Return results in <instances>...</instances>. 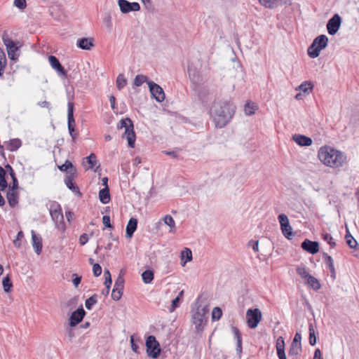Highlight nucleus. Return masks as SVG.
Returning <instances> with one entry per match:
<instances>
[{
	"mask_svg": "<svg viewBox=\"0 0 359 359\" xmlns=\"http://www.w3.org/2000/svg\"><path fill=\"white\" fill-rule=\"evenodd\" d=\"M318 157L327 167L340 170L348 165L346 154L330 146H323L318 150Z\"/></svg>",
	"mask_w": 359,
	"mask_h": 359,
	"instance_id": "1",
	"label": "nucleus"
},
{
	"mask_svg": "<svg viewBox=\"0 0 359 359\" xmlns=\"http://www.w3.org/2000/svg\"><path fill=\"white\" fill-rule=\"evenodd\" d=\"M236 107L229 101H217L213 102L210 114L216 128L225 127L232 119Z\"/></svg>",
	"mask_w": 359,
	"mask_h": 359,
	"instance_id": "2",
	"label": "nucleus"
},
{
	"mask_svg": "<svg viewBox=\"0 0 359 359\" xmlns=\"http://www.w3.org/2000/svg\"><path fill=\"white\" fill-rule=\"evenodd\" d=\"M117 128H125L124 136L128 140V146L131 148H134L136 136L133 129V123L131 119L129 118L121 119L119 121Z\"/></svg>",
	"mask_w": 359,
	"mask_h": 359,
	"instance_id": "3",
	"label": "nucleus"
},
{
	"mask_svg": "<svg viewBox=\"0 0 359 359\" xmlns=\"http://www.w3.org/2000/svg\"><path fill=\"white\" fill-rule=\"evenodd\" d=\"M209 312V309L207 306H198L196 310L192 314L193 323L195 325L196 328L199 330L203 327L206 322V315Z\"/></svg>",
	"mask_w": 359,
	"mask_h": 359,
	"instance_id": "4",
	"label": "nucleus"
},
{
	"mask_svg": "<svg viewBox=\"0 0 359 359\" xmlns=\"http://www.w3.org/2000/svg\"><path fill=\"white\" fill-rule=\"evenodd\" d=\"M147 353L148 356L156 358L161 353V348L158 341L153 335H150L146 340Z\"/></svg>",
	"mask_w": 359,
	"mask_h": 359,
	"instance_id": "5",
	"label": "nucleus"
},
{
	"mask_svg": "<svg viewBox=\"0 0 359 359\" xmlns=\"http://www.w3.org/2000/svg\"><path fill=\"white\" fill-rule=\"evenodd\" d=\"M262 318V312L259 309H250L246 312L247 324L250 329L256 328Z\"/></svg>",
	"mask_w": 359,
	"mask_h": 359,
	"instance_id": "6",
	"label": "nucleus"
},
{
	"mask_svg": "<svg viewBox=\"0 0 359 359\" xmlns=\"http://www.w3.org/2000/svg\"><path fill=\"white\" fill-rule=\"evenodd\" d=\"M278 219L280 224V229L283 234L286 238L291 239L294 233L287 216L285 214H280L278 215Z\"/></svg>",
	"mask_w": 359,
	"mask_h": 359,
	"instance_id": "7",
	"label": "nucleus"
},
{
	"mask_svg": "<svg viewBox=\"0 0 359 359\" xmlns=\"http://www.w3.org/2000/svg\"><path fill=\"white\" fill-rule=\"evenodd\" d=\"M67 119H68V130L69 135L72 138V141L74 142L77 133L75 132V121L74 118V104L72 102H68L67 109Z\"/></svg>",
	"mask_w": 359,
	"mask_h": 359,
	"instance_id": "8",
	"label": "nucleus"
},
{
	"mask_svg": "<svg viewBox=\"0 0 359 359\" xmlns=\"http://www.w3.org/2000/svg\"><path fill=\"white\" fill-rule=\"evenodd\" d=\"M3 41L6 47L9 58L13 60H15L18 57V55L16 53L19 48L17 45V43L14 42L8 36L5 35L3 36Z\"/></svg>",
	"mask_w": 359,
	"mask_h": 359,
	"instance_id": "9",
	"label": "nucleus"
},
{
	"mask_svg": "<svg viewBox=\"0 0 359 359\" xmlns=\"http://www.w3.org/2000/svg\"><path fill=\"white\" fill-rule=\"evenodd\" d=\"M149 91L151 96L158 102H161L165 100V93L163 88L154 81L147 82Z\"/></svg>",
	"mask_w": 359,
	"mask_h": 359,
	"instance_id": "10",
	"label": "nucleus"
},
{
	"mask_svg": "<svg viewBox=\"0 0 359 359\" xmlns=\"http://www.w3.org/2000/svg\"><path fill=\"white\" fill-rule=\"evenodd\" d=\"M341 18L339 14H334L327 23V30L329 34L334 35L340 28Z\"/></svg>",
	"mask_w": 359,
	"mask_h": 359,
	"instance_id": "11",
	"label": "nucleus"
},
{
	"mask_svg": "<svg viewBox=\"0 0 359 359\" xmlns=\"http://www.w3.org/2000/svg\"><path fill=\"white\" fill-rule=\"evenodd\" d=\"M118 5L122 13H128L131 11H139L140 6L137 2L130 3L127 0H118Z\"/></svg>",
	"mask_w": 359,
	"mask_h": 359,
	"instance_id": "12",
	"label": "nucleus"
},
{
	"mask_svg": "<svg viewBox=\"0 0 359 359\" xmlns=\"http://www.w3.org/2000/svg\"><path fill=\"white\" fill-rule=\"evenodd\" d=\"M85 315L86 311L82 307L77 309L71 314L69 318V326L75 327L76 325H77L80 322L82 321Z\"/></svg>",
	"mask_w": 359,
	"mask_h": 359,
	"instance_id": "13",
	"label": "nucleus"
},
{
	"mask_svg": "<svg viewBox=\"0 0 359 359\" xmlns=\"http://www.w3.org/2000/svg\"><path fill=\"white\" fill-rule=\"evenodd\" d=\"M297 273L301 276L302 279L306 280L307 284L311 287L314 286V277L309 273L305 265L302 264L298 266L297 267Z\"/></svg>",
	"mask_w": 359,
	"mask_h": 359,
	"instance_id": "14",
	"label": "nucleus"
},
{
	"mask_svg": "<svg viewBox=\"0 0 359 359\" xmlns=\"http://www.w3.org/2000/svg\"><path fill=\"white\" fill-rule=\"evenodd\" d=\"M51 218L55 223V227L62 232H64L66 229L64 216L62 210L60 212H54L50 214Z\"/></svg>",
	"mask_w": 359,
	"mask_h": 359,
	"instance_id": "15",
	"label": "nucleus"
},
{
	"mask_svg": "<svg viewBox=\"0 0 359 359\" xmlns=\"http://www.w3.org/2000/svg\"><path fill=\"white\" fill-rule=\"evenodd\" d=\"M48 61L52 68L54 69L60 76H67V71L64 69L59 60L55 56L50 55L48 57Z\"/></svg>",
	"mask_w": 359,
	"mask_h": 359,
	"instance_id": "16",
	"label": "nucleus"
},
{
	"mask_svg": "<svg viewBox=\"0 0 359 359\" xmlns=\"http://www.w3.org/2000/svg\"><path fill=\"white\" fill-rule=\"evenodd\" d=\"M292 140L301 147L311 146L313 143V140L311 137L300 134L293 135Z\"/></svg>",
	"mask_w": 359,
	"mask_h": 359,
	"instance_id": "17",
	"label": "nucleus"
},
{
	"mask_svg": "<svg viewBox=\"0 0 359 359\" xmlns=\"http://www.w3.org/2000/svg\"><path fill=\"white\" fill-rule=\"evenodd\" d=\"M31 234L33 248L37 255H40L42 250V238L34 230H32Z\"/></svg>",
	"mask_w": 359,
	"mask_h": 359,
	"instance_id": "18",
	"label": "nucleus"
},
{
	"mask_svg": "<svg viewBox=\"0 0 359 359\" xmlns=\"http://www.w3.org/2000/svg\"><path fill=\"white\" fill-rule=\"evenodd\" d=\"M3 146L10 151H16L22 146V141L19 138L11 139L4 142Z\"/></svg>",
	"mask_w": 359,
	"mask_h": 359,
	"instance_id": "19",
	"label": "nucleus"
},
{
	"mask_svg": "<svg viewBox=\"0 0 359 359\" xmlns=\"http://www.w3.org/2000/svg\"><path fill=\"white\" fill-rule=\"evenodd\" d=\"M76 46L83 50H90L94 46V40L93 38L79 39Z\"/></svg>",
	"mask_w": 359,
	"mask_h": 359,
	"instance_id": "20",
	"label": "nucleus"
},
{
	"mask_svg": "<svg viewBox=\"0 0 359 359\" xmlns=\"http://www.w3.org/2000/svg\"><path fill=\"white\" fill-rule=\"evenodd\" d=\"M137 226V219L135 218H130L128 221V223L126 226V237L131 238L134 233V232L136 231Z\"/></svg>",
	"mask_w": 359,
	"mask_h": 359,
	"instance_id": "21",
	"label": "nucleus"
},
{
	"mask_svg": "<svg viewBox=\"0 0 359 359\" xmlns=\"http://www.w3.org/2000/svg\"><path fill=\"white\" fill-rule=\"evenodd\" d=\"M76 177V175H67L65 178V184L66 186L74 193L80 194L79 189L77 186H75L73 181Z\"/></svg>",
	"mask_w": 359,
	"mask_h": 359,
	"instance_id": "22",
	"label": "nucleus"
},
{
	"mask_svg": "<svg viewBox=\"0 0 359 359\" xmlns=\"http://www.w3.org/2000/svg\"><path fill=\"white\" fill-rule=\"evenodd\" d=\"M62 172H66L67 175H76V168L69 161H66L64 164L58 167Z\"/></svg>",
	"mask_w": 359,
	"mask_h": 359,
	"instance_id": "23",
	"label": "nucleus"
},
{
	"mask_svg": "<svg viewBox=\"0 0 359 359\" xmlns=\"http://www.w3.org/2000/svg\"><path fill=\"white\" fill-rule=\"evenodd\" d=\"M6 197L9 205L12 208L15 207L18 203V194L15 190H8Z\"/></svg>",
	"mask_w": 359,
	"mask_h": 359,
	"instance_id": "24",
	"label": "nucleus"
},
{
	"mask_svg": "<svg viewBox=\"0 0 359 359\" xmlns=\"http://www.w3.org/2000/svg\"><path fill=\"white\" fill-rule=\"evenodd\" d=\"M99 198H100V201L103 204H107L110 201L111 198H110V194H109V189L108 186L102 189L99 191Z\"/></svg>",
	"mask_w": 359,
	"mask_h": 359,
	"instance_id": "25",
	"label": "nucleus"
},
{
	"mask_svg": "<svg viewBox=\"0 0 359 359\" xmlns=\"http://www.w3.org/2000/svg\"><path fill=\"white\" fill-rule=\"evenodd\" d=\"M323 259L327 267L330 269L331 272V276L333 278H335V269L333 264L332 258L326 253H323Z\"/></svg>",
	"mask_w": 359,
	"mask_h": 359,
	"instance_id": "26",
	"label": "nucleus"
},
{
	"mask_svg": "<svg viewBox=\"0 0 359 359\" xmlns=\"http://www.w3.org/2000/svg\"><path fill=\"white\" fill-rule=\"evenodd\" d=\"M87 163L89 164L88 169L94 170L95 167H96V169H95V171L97 170L98 168H100V165L97 164V156L95 154H91L90 156L86 157Z\"/></svg>",
	"mask_w": 359,
	"mask_h": 359,
	"instance_id": "27",
	"label": "nucleus"
},
{
	"mask_svg": "<svg viewBox=\"0 0 359 359\" xmlns=\"http://www.w3.org/2000/svg\"><path fill=\"white\" fill-rule=\"evenodd\" d=\"M328 38L326 35L322 34L316 38V46L319 47V49H324L327 46Z\"/></svg>",
	"mask_w": 359,
	"mask_h": 359,
	"instance_id": "28",
	"label": "nucleus"
},
{
	"mask_svg": "<svg viewBox=\"0 0 359 359\" xmlns=\"http://www.w3.org/2000/svg\"><path fill=\"white\" fill-rule=\"evenodd\" d=\"M345 239H346V242L347 245L351 248H353V249L356 248V247L358 245V243H357L356 240L351 236V234L350 233V231L347 227H346V233L345 236Z\"/></svg>",
	"mask_w": 359,
	"mask_h": 359,
	"instance_id": "29",
	"label": "nucleus"
},
{
	"mask_svg": "<svg viewBox=\"0 0 359 359\" xmlns=\"http://www.w3.org/2000/svg\"><path fill=\"white\" fill-rule=\"evenodd\" d=\"M259 3L263 6L268 8H276L279 4L278 2L281 0H258Z\"/></svg>",
	"mask_w": 359,
	"mask_h": 359,
	"instance_id": "30",
	"label": "nucleus"
},
{
	"mask_svg": "<svg viewBox=\"0 0 359 359\" xmlns=\"http://www.w3.org/2000/svg\"><path fill=\"white\" fill-rule=\"evenodd\" d=\"M257 108V105L255 103L248 102L244 106L245 114L247 116H251L255 114Z\"/></svg>",
	"mask_w": 359,
	"mask_h": 359,
	"instance_id": "31",
	"label": "nucleus"
},
{
	"mask_svg": "<svg viewBox=\"0 0 359 359\" xmlns=\"http://www.w3.org/2000/svg\"><path fill=\"white\" fill-rule=\"evenodd\" d=\"M302 248L304 250L314 255V241H311L308 239H306L302 242Z\"/></svg>",
	"mask_w": 359,
	"mask_h": 359,
	"instance_id": "32",
	"label": "nucleus"
},
{
	"mask_svg": "<svg viewBox=\"0 0 359 359\" xmlns=\"http://www.w3.org/2000/svg\"><path fill=\"white\" fill-rule=\"evenodd\" d=\"M8 187V182L6 180V171L0 166V190L4 191Z\"/></svg>",
	"mask_w": 359,
	"mask_h": 359,
	"instance_id": "33",
	"label": "nucleus"
},
{
	"mask_svg": "<svg viewBox=\"0 0 359 359\" xmlns=\"http://www.w3.org/2000/svg\"><path fill=\"white\" fill-rule=\"evenodd\" d=\"M181 257L182 259H183L184 257L186 258V260L184 262L182 265L184 266L187 262H190L192 260V252L191 250L188 248H185L182 252H181Z\"/></svg>",
	"mask_w": 359,
	"mask_h": 359,
	"instance_id": "34",
	"label": "nucleus"
},
{
	"mask_svg": "<svg viewBox=\"0 0 359 359\" xmlns=\"http://www.w3.org/2000/svg\"><path fill=\"white\" fill-rule=\"evenodd\" d=\"M142 278L144 283L149 284L154 279V272L151 270H146L142 273Z\"/></svg>",
	"mask_w": 359,
	"mask_h": 359,
	"instance_id": "35",
	"label": "nucleus"
},
{
	"mask_svg": "<svg viewBox=\"0 0 359 359\" xmlns=\"http://www.w3.org/2000/svg\"><path fill=\"white\" fill-rule=\"evenodd\" d=\"M299 90L302 91L304 94H309L310 92L312 91L313 89V84L311 82H306L304 83H302L299 87Z\"/></svg>",
	"mask_w": 359,
	"mask_h": 359,
	"instance_id": "36",
	"label": "nucleus"
},
{
	"mask_svg": "<svg viewBox=\"0 0 359 359\" xmlns=\"http://www.w3.org/2000/svg\"><path fill=\"white\" fill-rule=\"evenodd\" d=\"M116 83V87L119 90H121L127 84V80L123 74H120L117 76Z\"/></svg>",
	"mask_w": 359,
	"mask_h": 359,
	"instance_id": "37",
	"label": "nucleus"
},
{
	"mask_svg": "<svg viewBox=\"0 0 359 359\" xmlns=\"http://www.w3.org/2000/svg\"><path fill=\"white\" fill-rule=\"evenodd\" d=\"M113 289H116L117 290H123L124 289V278L123 277L119 274L117 278L115 280L114 286Z\"/></svg>",
	"mask_w": 359,
	"mask_h": 359,
	"instance_id": "38",
	"label": "nucleus"
},
{
	"mask_svg": "<svg viewBox=\"0 0 359 359\" xmlns=\"http://www.w3.org/2000/svg\"><path fill=\"white\" fill-rule=\"evenodd\" d=\"M148 81H149L147 76L142 74H138L134 79V85L139 87L142 86L144 82L147 83Z\"/></svg>",
	"mask_w": 359,
	"mask_h": 359,
	"instance_id": "39",
	"label": "nucleus"
},
{
	"mask_svg": "<svg viewBox=\"0 0 359 359\" xmlns=\"http://www.w3.org/2000/svg\"><path fill=\"white\" fill-rule=\"evenodd\" d=\"M97 302V295L93 294L86 300L85 306L87 309L90 310L93 305Z\"/></svg>",
	"mask_w": 359,
	"mask_h": 359,
	"instance_id": "40",
	"label": "nucleus"
},
{
	"mask_svg": "<svg viewBox=\"0 0 359 359\" xmlns=\"http://www.w3.org/2000/svg\"><path fill=\"white\" fill-rule=\"evenodd\" d=\"M2 284H3L4 290L6 292H8L11 291V290L13 287V284H12L11 280L8 276H6V277L4 278Z\"/></svg>",
	"mask_w": 359,
	"mask_h": 359,
	"instance_id": "41",
	"label": "nucleus"
},
{
	"mask_svg": "<svg viewBox=\"0 0 359 359\" xmlns=\"http://www.w3.org/2000/svg\"><path fill=\"white\" fill-rule=\"evenodd\" d=\"M6 66V58L4 52L0 48V76L4 73V69Z\"/></svg>",
	"mask_w": 359,
	"mask_h": 359,
	"instance_id": "42",
	"label": "nucleus"
},
{
	"mask_svg": "<svg viewBox=\"0 0 359 359\" xmlns=\"http://www.w3.org/2000/svg\"><path fill=\"white\" fill-rule=\"evenodd\" d=\"M165 224L170 227V232L175 229V222L170 215H166L163 218Z\"/></svg>",
	"mask_w": 359,
	"mask_h": 359,
	"instance_id": "43",
	"label": "nucleus"
},
{
	"mask_svg": "<svg viewBox=\"0 0 359 359\" xmlns=\"http://www.w3.org/2000/svg\"><path fill=\"white\" fill-rule=\"evenodd\" d=\"M276 348L277 353L285 351V341L282 337H279L276 340Z\"/></svg>",
	"mask_w": 359,
	"mask_h": 359,
	"instance_id": "44",
	"label": "nucleus"
},
{
	"mask_svg": "<svg viewBox=\"0 0 359 359\" xmlns=\"http://www.w3.org/2000/svg\"><path fill=\"white\" fill-rule=\"evenodd\" d=\"M231 330L236 339V346L242 345V337L239 330L236 327L232 326Z\"/></svg>",
	"mask_w": 359,
	"mask_h": 359,
	"instance_id": "45",
	"label": "nucleus"
},
{
	"mask_svg": "<svg viewBox=\"0 0 359 359\" xmlns=\"http://www.w3.org/2000/svg\"><path fill=\"white\" fill-rule=\"evenodd\" d=\"M62 210L61 205L56 201H50L49 212L50 215Z\"/></svg>",
	"mask_w": 359,
	"mask_h": 359,
	"instance_id": "46",
	"label": "nucleus"
},
{
	"mask_svg": "<svg viewBox=\"0 0 359 359\" xmlns=\"http://www.w3.org/2000/svg\"><path fill=\"white\" fill-rule=\"evenodd\" d=\"M301 351V344H292L290 346V350L288 351L289 355H297L299 352Z\"/></svg>",
	"mask_w": 359,
	"mask_h": 359,
	"instance_id": "47",
	"label": "nucleus"
},
{
	"mask_svg": "<svg viewBox=\"0 0 359 359\" xmlns=\"http://www.w3.org/2000/svg\"><path fill=\"white\" fill-rule=\"evenodd\" d=\"M222 316V311L219 307H215L212 312V318L213 320H219Z\"/></svg>",
	"mask_w": 359,
	"mask_h": 359,
	"instance_id": "48",
	"label": "nucleus"
},
{
	"mask_svg": "<svg viewBox=\"0 0 359 359\" xmlns=\"http://www.w3.org/2000/svg\"><path fill=\"white\" fill-rule=\"evenodd\" d=\"M104 277H105V280H104V285H105V287H111V283H112V280H111V273L109 272V270H105L104 271Z\"/></svg>",
	"mask_w": 359,
	"mask_h": 359,
	"instance_id": "49",
	"label": "nucleus"
},
{
	"mask_svg": "<svg viewBox=\"0 0 359 359\" xmlns=\"http://www.w3.org/2000/svg\"><path fill=\"white\" fill-rule=\"evenodd\" d=\"M123 290H117L116 289H113L111 292V298L114 301H118L121 298V296L123 294Z\"/></svg>",
	"mask_w": 359,
	"mask_h": 359,
	"instance_id": "50",
	"label": "nucleus"
},
{
	"mask_svg": "<svg viewBox=\"0 0 359 359\" xmlns=\"http://www.w3.org/2000/svg\"><path fill=\"white\" fill-rule=\"evenodd\" d=\"M93 275L95 276V277H98L99 276L101 275L102 273V267L101 266L96 263V264H94L93 266Z\"/></svg>",
	"mask_w": 359,
	"mask_h": 359,
	"instance_id": "51",
	"label": "nucleus"
},
{
	"mask_svg": "<svg viewBox=\"0 0 359 359\" xmlns=\"http://www.w3.org/2000/svg\"><path fill=\"white\" fill-rule=\"evenodd\" d=\"M309 343L314 346V329L312 323H309Z\"/></svg>",
	"mask_w": 359,
	"mask_h": 359,
	"instance_id": "52",
	"label": "nucleus"
},
{
	"mask_svg": "<svg viewBox=\"0 0 359 359\" xmlns=\"http://www.w3.org/2000/svg\"><path fill=\"white\" fill-rule=\"evenodd\" d=\"M24 237L23 232L19 231L17 235V238L13 241V244L15 247L20 248L21 245L20 240Z\"/></svg>",
	"mask_w": 359,
	"mask_h": 359,
	"instance_id": "53",
	"label": "nucleus"
},
{
	"mask_svg": "<svg viewBox=\"0 0 359 359\" xmlns=\"http://www.w3.org/2000/svg\"><path fill=\"white\" fill-rule=\"evenodd\" d=\"M14 5L20 9H24L27 6L26 0H14Z\"/></svg>",
	"mask_w": 359,
	"mask_h": 359,
	"instance_id": "54",
	"label": "nucleus"
},
{
	"mask_svg": "<svg viewBox=\"0 0 359 359\" xmlns=\"http://www.w3.org/2000/svg\"><path fill=\"white\" fill-rule=\"evenodd\" d=\"M102 222L106 228L113 229V226L110 222V217L109 215H104L102 217Z\"/></svg>",
	"mask_w": 359,
	"mask_h": 359,
	"instance_id": "55",
	"label": "nucleus"
},
{
	"mask_svg": "<svg viewBox=\"0 0 359 359\" xmlns=\"http://www.w3.org/2000/svg\"><path fill=\"white\" fill-rule=\"evenodd\" d=\"M248 247H251L255 252H257L258 251V246H259V241H258L250 240L248 243Z\"/></svg>",
	"mask_w": 359,
	"mask_h": 359,
	"instance_id": "56",
	"label": "nucleus"
},
{
	"mask_svg": "<svg viewBox=\"0 0 359 359\" xmlns=\"http://www.w3.org/2000/svg\"><path fill=\"white\" fill-rule=\"evenodd\" d=\"M180 300L179 298H175L172 301V304H171V306H170V312H172L175 310L176 308H177L180 305Z\"/></svg>",
	"mask_w": 359,
	"mask_h": 359,
	"instance_id": "57",
	"label": "nucleus"
},
{
	"mask_svg": "<svg viewBox=\"0 0 359 359\" xmlns=\"http://www.w3.org/2000/svg\"><path fill=\"white\" fill-rule=\"evenodd\" d=\"M72 277L74 278L72 280V283L74 285V286L76 287L81 283V276H79L76 273H73Z\"/></svg>",
	"mask_w": 359,
	"mask_h": 359,
	"instance_id": "58",
	"label": "nucleus"
},
{
	"mask_svg": "<svg viewBox=\"0 0 359 359\" xmlns=\"http://www.w3.org/2000/svg\"><path fill=\"white\" fill-rule=\"evenodd\" d=\"M130 344H131V348L132 350L137 353V350H138V346L135 343V337L134 335H131L130 337Z\"/></svg>",
	"mask_w": 359,
	"mask_h": 359,
	"instance_id": "59",
	"label": "nucleus"
},
{
	"mask_svg": "<svg viewBox=\"0 0 359 359\" xmlns=\"http://www.w3.org/2000/svg\"><path fill=\"white\" fill-rule=\"evenodd\" d=\"M88 239H89V238H88V234L83 233L82 235L80 236L79 243L81 245H84L85 244H86L88 243Z\"/></svg>",
	"mask_w": 359,
	"mask_h": 359,
	"instance_id": "60",
	"label": "nucleus"
},
{
	"mask_svg": "<svg viewBox=\"0 0 359 359\" xmlns=\"http://www.w3.org/2000/svg\"><path fill=\"white\" fill-rule=\"evenodd\" d=\"M323 238L331 246L335 245V243L332 241V238L329 233L323 234Z\"/></svg>",
	"mask_w": 359,
	"mask_h": 359,
	"instance_id": "61",
	"label": "nucleus"
},
{
	"mask_svg": "<svg viewBox=\"0 0 359 359\" xmlns=\"http://www.w3.org/2000/svg\"><path fill=\"white\" fill-rule=\"evenodd\" d=\"M13 183L12 185L9 187L8 190H15L17 191L18 189V181L16 177L12 178Z\"/></svg>",
	"mask_w": 359,
	"mask_h": 359,
	"instance_id": "62",
	"label": "nucleus"
},
{
	"mask_svg": "<svg viewBox=\"0 0 359 359\" xmlns=\"http://www.w3.org/2000/svg\"><path fill=\"white\" fill-rule=\"evenodd\" d=\"M141 1L147 10L150 11L153 9V5L151 0H141Z\"/></svg>",
	"mask_w": 359,
	"mask_h": 359,
	"instance_id": "63",
	"label": "nucleus"
},
{
	"mask_svg": "<svg viewBox=\"0 0 359 359\" xmlns=\"http://www.w3.org/2000/svg\"><path fill=\"white\" fill-rule=\"evenodd\" d=\"M301 339H302V336L299 333L297 332L294 337V339H293V341H292V344H301Z\"/></svg>",
	"mask_w": 359,
	"mask_h": 359,
	"instance_id": "64",
	"label": "nucleus"
}]
</instances>
